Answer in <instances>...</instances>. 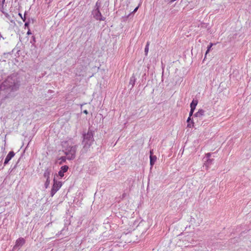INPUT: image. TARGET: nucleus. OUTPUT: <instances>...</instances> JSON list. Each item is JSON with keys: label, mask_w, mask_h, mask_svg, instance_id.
<instances>
[{"label": "nucleus", "mask_w": 251, "mask_h": 251, "mask_svg": "<svg viewBox=\"0 0 251 251\" xmlns=\"http://www.w3.org/2000/svg\"><path fill=\"white\" fill-rule=\"evenodd\" d=\"M92 14L94 18L97 20L104 21L105 20V18L102 16L100 9H99V7L93 10Z\"/></svg>", "instance_id": "423d86ee"}, {"label": "nucleus", "mask_w": 251, "mask_h": 251, "mask_svg": "<svg viewBox=\"0 0 251 251\" xmlns=\"http://www.w3.org/2000/svg\"><path fill=\"white\" fill-rule=\"evenodd\" d=\"M139 6H137V7H136L134 10H133V11L131 12V13H130V14L128 15V17H129V16L131 14H133V13H135V12L137 11V10L138 9V8H139Z\"/></svg>", "instance_id": "6ab92c4d"}, {"label": "nucleus", "mask_w": 251, "mask_h": 251, "mask_svg": "<svg viewBox=\"0 0 251 251\" xmlns=\"http://www.w3.org/2000/svg\"><path fill=\"white\" fill-rule=\"evenodd\" d=\"M150 158V165H151V167H152L153 166V165L154 164L157 158H156V156L152 155L151 154Z\"/></svg>", "instance_id": "ddd939ff"}, {"label": "nucleus", "mask_w": 251, "mask_h": 251, "mask_svg": "<svg viewBox=\"0 0 251 251\" xmlns=\"http://www.w3.org/2000/svg\"><path fill=\"white\" fill-rule=\"evenodd\" d=\"M198 100H193L190 103L191 109L195 110L197 105L198 104Z\"/></svg>", "instance_id": "4468645a"}, {"label": "nucleus", "mask_w": 251, "mask_h": 251, "mask_svg": "<svg viewBox=\"0 0 251 251\" xmlns=\"http://www.w3.org/2000/svg\"><path fill=\"white\" fill-rule=\"evenodd\" d=\"M69 169L67 165L62 166L61 167V170L58 172V176L61 177H63L64 176V174L66 173Z\"/></svg>", "instance_id": "9d476101"}, {"label": "nucleus", "mask_w": 251, "mask_h": 251, "mask_svg": "<svg viewBox=\"0 0 251 251\" xmlns=\"http://www.w3.org/2000/svg\"><path fill=\"white\" fill-rule=\"evenodd\" d=\"M98 7H99V9L100 7V4L98 2H97V3L96 4V6H95V8H96Z\"/></svg>", "instance_id": "393cba45"}, {"label": "nucleus", "mask_w": 251, "mask_h": 251, "mask_svg": "<svg viewBox=\"0 0 251 251\" xmlns=\"http://www.w3.org/2000/svg\"><path fill=\"white\" fill-rule=\"evenodd\" d=\"M2 162V159L0 158V166H1Z\"/></svg>", "instance_id": "bb28decb"}, {"label": "nucleus", "mask_w": 251, "mask_h": 251, "mask_svg": "<svg viewBox=\"0 0 251 251\" xmlns=\"http://www.w3.org/2000/svg\"><path fill=\"white\" fill-rule=\"evenodd\" d=\"M83 113H85V114H87L88 113V111L87 110H85L83 111Z\"/></svg>", "instance_id": "cd10ccee"}, {"label": "nucleus", "mask_w": 251, "mask_h": 251, "mask_svg": "<svg viewBox=\"0 0 251 251\" xmlns=\"http://www.w3.org/2000/svg\"><path fill=\"white\" fill-rule=\"evenodd\" d=\"M52 173V169L51 167L47 168L44 171L43 176L46 179V181L45 183V187L47 188L50 184V176Z\"/></svg>", "instance_id": "20e7f679"}, {"label": "nucleus", "mask_w": 251, "mask_h": 251, "mask_svg": "<svg viewBox=\"0 0 251 251\" xmlns=\"http://www.w3.org/2000/svg\"><path fill=\"white\" fill-rule=\"evenodd\" d=\"M29 25V22H26L25 24V27H27L28 28Z\"/></svg>", "instance_id": "b1692460"}, {"label": "nucleus", "mask_w": 251, "mask_h": 251, "mask_svg": "<svg viewBox=\"0 0 251 251\" xmlns=\"http://www.w3.org/2000/svg\"><path fill=\"white\" fill-rule=\"evenodd\" d=\"M136 79L135 76L134 75H133L130 78V81H129V85H131V89L134 87L135 83L136 82Z\"/></svg>", "instance_id": "f8f14e48"}, {"label": "nucleus", "mask_w": 251, "mask_h": 251, "mask_svg": "<svg viewBox=\"0 0 251 251\" xmlns=\"http://www.w3.org/2000/svg\"><path fill=\"white\" fill-rule=\"evenodd\" d=\"M35 38L34 36H32V40L30 41V43L33 45L35 43Z\"/></svg>", "instance_id": "412c9836"}, {"label": "nucleus", "mask_w": 251, "mask_h": 251, "mask_svg": "<svg viewBox=\"0 0 251 251\" xmlns=\"http://www.w3.org/2000/svg\"><path fill=\"white\" fill-rule=\"evenodd\" d=\"M62 182L61 181H58L55 180V177L53 178V184L52 187L51 192H50V196L51 197H53L54 194L59 190V189L62 186Z\"/></svg>", "instance_id": "39448f33"}, {"label": "nucleus", "mask_w": 251, "mask_h": 251, "mask_svg": "<svg viewBox=\"0 0 251 251\" xmlns=\"http://www.w3.org/2000/svg\"><path fill=\"white\" fill-rule=\"evenodd\" d=\"M15 153L13 151H10L8 154L7 155L4 162V165H6L8 163L9 161L14 156Z\"/></svg>", "instance_id": "1a4fd4ad"}, {"label": "nucleus", "mask_w": 251, "mask_h": 251, "mask_svg": "<svg viewBox=\"0 0 251 251\" xmlns=\"http://www.w3.org/2000/svg\"><path fill=\"white\" fill-rule=\"evenodd\" d=\"M194 111V110L190 109V113H189V117H191L193 115Z\"/></svg>", "instance_id": "4be33fe9"}, {"label": "nucleus", "mask_w": 251, "mask_h": 251, "mask_svg": "<svg viewBox=\"0 0 251 251\" xmlns=\"http://www.w3.org/2000/svg\"><path fill=\"white\" fill-rule=\"evenodd\" d=\"M25 243V240L23 238H20L16 240L14 248L17 249L21 247Z\"/></svg>", "instance_id": "6e6552de"}, {"label": "nucleus", "mask_w": 251, "mask_h": 251, "mask_svg": "<svg viewBox=\"0 0 251 251\" xmlns=\"http://www.w3.org/2000/svg\"><path fill=\"white\" fill-rule=\"evenodd\" d=\"M204 113L205 111L203 109H200L194 114V117L199 118L200 120H201L202 117L204 115Z\"/></svg>", "instance_id": "9b49d317"}, {"label": "nucleus", "mask_w": 251, "mask_h": 251, "mask_svg": "<svg viewBox=\"0 0 251 251\" xmlns=\"http://www.w3.org/2000/svg\"><path fill=\"white\" fill-rule=\"evenodd\" d=\"M149 42H148L145 48V54L147 55L149 51Z\"/></svg>", "instance_id": "2eb2a0df"}, {"label": "nucleus", "mask_w": 251, "mask_h": 251, "mask_svg": "<svg viewBox=\"0 0 251 251\" xmlns=\"http://www.w3.org/2000/svg\"><path fill=\"white\" fill-rule=\"evenodd\" d=\"M21 81L18 75L13 74L0 85V98L4 100L9 98L13 92L17 91L20 86Z\"/></svg>", "instance_id": "f257e3e1"}, {"label": "nucleus", "mask_w": 251, "mask_h": 251, "mask_svg": "<svg viewBox=\"0 0 251 251\" xmlns=\"http://www.w3.org/2000/svg\"><path fill=\"white\" fill-rule=\"evenodd\" d=\"M19 16L21 17V18L22 19V20H23L24 22H25V15H24V17H23L22 16V15L21 14V13H19Z\"/></svg>", "instance_id": "aec40b11"}, {"label": "nucleus", "mask_w": 251, "mask_h": 251, "mask_svg": "<svg viewBox=\"0 0 251 251\" xmlns=\"http://www.w3.org/2000/svg\"><path fill=\"white\" fill-rule=\"evenodd\" d=\"M63 151L68 160H73L75 157L77 149L76 145H73L71 142L67 141L63 143Z\"/></svg>", "instance_id": "f03ea898"}, {"label": "nucleus", "mask_w": 251, "mask_h": 251, "mask_svg": "<svg viewBox=\"0 0 251 251\" xmlns=\"http://www.w3.org/2000/svg\"><path fill=\"white\" fill-rule=\"evenodd\" d=\"M66 158H67V156L66 157H65V156H61L59 158V160H61L60 163H62V162H65L66 161Z\"/></svg>", "instance_id": "f3484780"}, {"label": "nucleus", "mask_w": 251, "mask_h": 251, "mask_svg": "<svg viewBox=\"0 0 251 251\" xmlns=\"http://www.w3.org/2000/svg\"><path fill=\"white\" fill-rule=\"evenodd\" d=\"M194 122L192 121V123H189L187 124V127L191 128L192 126H194Z\"/></svg>", "instance_id": "a211bd4d"}, {"label": "nucleus", "mask_w": 251, "mask_h": 251, "mask_svg": "<svg viewBox=\"0 0 251 251\" xmlns=\"http://www.w3.org/2000/svg\"><path fill=\"white\" fill-rule=\"evenodd\" d=\"M94 141L93 131L89 128L87 133L83 134V140L82 141L83 149L82 151L83 152H86L90 148Z\"/></svg>", "instance_id": "7ed1b4c3"}, {"label": "nucleus", "mask_w": 251, "mask_h": 251, "mask_svg": "<svg viewBox=\"0 0 251 251\" xmlns=\"http://www.w3.org/2000/svg\"><path fill=\"white\" fill-rule=\"evenodd\" d=\"M5 0H2V5H3V4H4V3L5 2Z\"/></svg>", "instance_id": "7c9ffc66"}, {"label": "nucleus", "mask_w": 251, "mask_h": 251, "mask_svg": "<svg viewBox=\"0 0 251 251\" xmlns=\"http://www.w3.org/2000/svg\"><path fill=\"white\" fill-rule=\"evenodd\" d=\"M46 1L49 3L50 2L51 0H46Z\"/></svg>", "instance_id": "c756f323"}, {"label": "nucleus", "mask_w": 251, "mask_h": 251, "mask_svg": "<svg viewBox=\"0 0 251 251\" xmlns=\"http://www.w3.org/2000/svg\"><path fill=\"white\" fill-rule=\"evenodd\" d=\"M1 11L2 12V13L4 14L6 16H7L8 15V14L7 13H4L3 11L1 10Z\"/></svg>", "instance_id": "c85d7f7f"}, {"label": "nucleus", "mask_w": 251, "mask_h": 251, "mask_svg": "<svg viewBox=\"0 0 251 251\" xmlns=\"http://www.w3.org/2000/svg\"><path fill=\"white\" fill-rule=\"evenodd\" d=\"M31 34V32L30 31V30L28 28V31L27 32V35H29V34Z\"/></svg>", "instance_id": "a878e982"}, {"label": "nucleus", "mask_w": 251, "mask_h": 251, "mask_svg": "<svg viewBox=\"0 0 251 251\" xmlns=\"http://www.w3.org/2000/svg\"><path fill=\"white\" fill-rule=\"evenodd\" d=\"M215 152L213 153H207L205 155V157L206 158V160L204 163V166L206 168H208L210 166L213 164L214 159L210 158V157L212 155H213V157H214Z\"/></svg>", "instance_id": "0eeeda50"}, {"label": "nucleus", "mask_w": 251, "mask_h": 251, "mask_svg": "<svg viewBox=\"0 0 251 251\" xmlns=\"http://www.w3.org/2000/svg\"><path fill=\"white\" fill-rule=\"evenodd\" d=\"M213 45V44L210 43L209 44V45L207 47V50H206V53H205V56L209 52V51L210 50L211 48H212Z\"/></svg>", "instance_id": "dca6fc26"}, {"label": "nucleus", "mask_w": 251, "mask_h": 251, "mask_svg": "<svg viewBox=\"0 0 251 251\" xmlns=\"http://www.w3.org/2000/svg\"><path fill=\"white\" fill-rule=\"evenodd\" d=\"M192 121H193L192 119L191 118V117H189L187 120V123H192Z\"/></svg>", "instance_id": "5701e85b"}]
</instances>
